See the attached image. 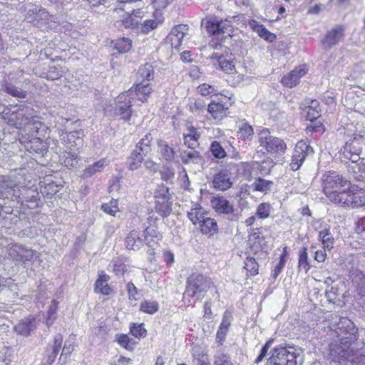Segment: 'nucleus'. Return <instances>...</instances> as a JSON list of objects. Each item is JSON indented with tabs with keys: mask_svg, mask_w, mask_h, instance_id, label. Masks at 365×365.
Listing matches in <instances>:
<instances>
[{
	"mask_svg": "<svg viewBox=\"0 0 365 365\" xmlns=\"http://www.w3.org/2000/svg\"><path fill=\"white\" fill-rule=\"evenodd\" d=\"M248 243L251 250L255 253L267 248L265 238L259 232V228L252 229V232L249 235Z\"/></svg>",
	"mask_w": 365,
	"mask_h": 365,
	"instance_id": "23",
	"label": "nucleus"
},
{
	"mask_svg": "<svg viewBox=\"0 0 365 365\" xmlns=\"http://www.w3.org/2000/svg\"><path fill=\"white\" fill-rule=\"evenodd\" d=\"M212 185L213 187L217 190L225 191L230 189L232 185L230 172L227 170H220L214 175Z\"/></svg>",
	"mask_w": 365,
	"mask_h": 365,
	"instance_id": "22",
	"label": "nucleus"
},
{
	"mask_svg": "<svg viewBox=\"0 0 365 365\" xmlns=\"http://www.w3.org/2000/svg\"><path fill=\"white\" fill-rule=\"evenodd\" d=\"M190 111L197 115H202L207 110V104L202 98L190 101L188 104Z\"/></svg>",
	"mask_w": 365,
	"mask_h": 365,
	"instance_id": "46",
	"label": "nucleus"
},
{
	"mask_svg": "<svg viewBox=\"0 0 365 365\" xmlns=\"http://www.w3.org/2000/svg\"><path fill=\"white\" fill-rule=\"evenodd\" d=\"M362 347L351 344L345 341L337 339L334 340L329 344V357L331 361L344 363L346 361H351Z\"/></svg>",
	"mask_w": 365,
	"mask_h": 365,
	"instance_id": "3",
	"label": "nucleus"
},
{
	"mask_svg": "<svg viewBox=\"0 0 365 365\" xmlns=\"http://www.w3.org/2000/svg\"><path fill=\"white\" fill-rule=\"evenodd\" d=\"M143 245V240L136 230L130 231L125 238V246L129 250H139Z\"/></svg>",
	"mask_w": 365,
	"mask_h": 365,
	"instance_id": "39",
	"label": "nucleus"
},
{
	"mask_svg": "<svg viewBox=\"0 0 365 365\" xmlns=\"http://www.w3.org/2000/svg\"><path fill=\"white\" fill-rule=\"evenodd\" d=\"M40 191L44 197L51 198L62 188L61 183L54 182L51 178H46L40 183Z\"/></svg>",
	"mask_w": 365,
	"mask_h": 365,
	"instance_id": "24",
	"label": "nucleus"
},
{
	"mask_svg": "<svg viewBox=\"0 0 365 365\" xmlns=\"http://www.w3.org/2000/svg\"><path fill=\"white\" fill-rule=\"evenodd\" d=\"M113 271L116 276L122 277L127 271V265L120 258L114 259L112 261Z\"/></svg>",
	"mask_w": 365,
	"mask_h": 365,
	"instance_id": "57",
	"label": "nucleus"
},
{
	"mask_svg": "<svg viewBox=\"0 0 365 365\" xmlns=\"http://www.w3.org/2000/svg\"><path fill=\"white\" fill-rule=\"evenodd\" d=\"M146 155L140 152L139 149H134L128 157V168L130 170H136L140 166Z\"/></svg>",
	"mask_w": 365,
	"mask_h": 365,
	"instance_id": "32",
	"label": "nucleus"
},
{
	"mask_svg": "<svg viewBox=\"0 0 365 365\" xmlns=\"http://www.w3.org/2000/svg\"><path fill=\"white\" fill-rule=\"evenodd\" d=\"M351 185L352 183L351 182V181L348 180H346V184H339L337 186V188H336V190H333V192L336 194V200H329L334 204H337L343 207L344 203L346 202V200H347V197H349V193H350Z\"/></svg>",
	"mask_w": 365,
	"mask_h": 365,
	"instance_id": "27",
	"label": "nucleus"
},
{
	"mask_svg": "<svg viewBox=\"0 0 365 365\" xmlns=\"http://www.w3.org/2000/svg\"><path fill=\"white\" fill-rule=\"evenodd\" d=\"M82 130L62 132L61 139L68 148L72 149L82 144Z\"/></svg>",
	"mask_w": 365,
	"mask_h": 365,
	"instance_id": "26",
	"label": "nucleus"
},
{
	"mask_svg": "<svg viewBox=\"0 0 365 365\" xmlns=\"http://www.w3.org/2000/svg\"><path fill=\"white\" fill-rule=\"evenodd\" d=\"M130 92L122 93L118 96L115 108V113L121 116V118L128 121L132 115L133 98Z\"/></svg>",
	"mask_w": 365,
	"mask_h": 365,
	"instance_id": "15",
	"label": "nucleus"
},
{
	"mask_svg": "<svg viewBox=\"0 0 365 365\" xmlns=\"http://www.w3.org/2000/svg\"><path fill=\"white\" fill-rule=\"evenodd\" d=\"M259 143L268 153L283 154L287 150L284 141L277 137L272 136L268 128H263L259 133Z\"/></svg>",
	"mask_w": 365,
	"mask_h": 365,
	"instance_id": "9",
	"label": "nucleus"
},
{
	"mask_svg": "<svg viewBox=\"0 0 365 365\" xmlns=\"http://www.w3.org/2000/svg\"><path fill=\"white\" fill-rule=\"evenodd\" d=\"M38 326V321L33 316H29L21 319L15 326L14 331L17 334L29 336L34 332Z\"/></svg>",
	"mask_w": 365,
	"mask_h": 365,
	"instance_id": "18",
	"label": "nucleus"
},
{
	"mask_svg": "<svg viewBox=\"0 0 365 365\" xmlns=\"http://www.w3.org/2000/svg\"><path fill=\"white\" fill-rule=\"evenodd\" d=\"M173 200L169 199H158L155 200V210L162 217L169 216L172 212Z\"/></svg>",
	"mask_w": 365,
	"mask_h": 365,
	"instance_id": "34",
	"label": "nucleus"
},
{
	"mask_svg": "<svg viewBox=\"0 0 365 365\" xmlns=\"http://www.w3.org/2000/svg\"><path fill=\"white\" fill-rule=\"evenodd\" d=\"M350 176L356 181L361 182L365 175V163L364 159L359 160L348 161L344 163Z\"/></svg>",
	"mask_w": 365,
	"mask_h": 365,
	"instance_id": "21",
	"label": "nucleus"
},
{
	"mask_svg": "<svg viewBox=\"0 0 365 365\" xmlns=\"http://www.w3.org/2000/svg\"><path fill=\"white\" fill-rule=\"evenodd\" d=\"M154 71L151 65L146 63L139 68L136 82H150L153 78Z\"/></svg>",
	"mask_w": 365,
	"mask_h": 365,
	"instance_id": "42",
	"label": "nucleus"
},
{
	"mask_svg": "<svg viewBox=\"0 0 365 365\" xmlns=\"http://www.w3.org/2000/svg\"><path fill=\"white\" fill-rule=\"evenodd\" d=\"M365 207V190L352 183L350 193L343 207L356 208Z\"/></svg>",
	"mask_w": 365,
	"mask_h": 365,
	"instance_id": "16",
	"label": "nucleus"
},
{
	"mask_svg": "<svg viewBox=\"0 0 365 365\" xmlns=\"http://www.w3.org/2000/svg\"><path fill=\"white\" fill-rule=\"evenodd\" d=\"M343 28L339 26L328 31L321 41L323 47L329 49L336 45L343 37Z\"/></svg>",
	"mask_w": 365,
	"mask_h": 365,
	"instance_id": "25",
	"label": "nucleus"
},
{
	"mask_svg": "<svg viewBox=\"0 0 365 365\" xmlns=\"http://www.w3.org/2000/svg\"><path fill=\"white\" fill-rule=\"evenodd\" d=\"M200 229L208 237H213L219 230L217 222L214 218L207 219L203 224H200Z\"/></svg>",
	"mask_w": 365,
	"mask_h": 365,
	"instance_id": "40",
	"label": "nucleus"
},
{
	"mask_svg": "<svg viewBox=\"0 0 365 365\" xmlns=\"http://www.w3.org/2000/svg\"><path fill=\"white\" fill-rule=\"evenodd\" d=\"M110 277L101 272L98 274V278L96 281L94 290L96 293H101L103 295H109L113 293V289L108 285V282Z\"/></svg>",
	"mask_w": 365,
	"mask_h": 365,
	"instance_id": "29",
	"label": "nucleus"
},
{
	"mask_svg": "<svg viewBox=\"0 0 365 365\" xmlns=\"http://www.w3.org/2000/svg\"><path fill=\"white\" fill-rule=\"evenodd\" d=\"M335 332L339 339L345 341L359 347H364V343L359 339L358 328L347 317H341L335 325Z\"/></svg>",
	"mask_w": 365,
	"mask_h": 365,
	"instance_id": "4",
	"label": "nucleus"
},
{
	"mask_svg": "<svg viewBox=\"0 0 365 365\" xmlns=\"http://www.w3.org/2000/svg\"><path fill=\"white\" fill-rule=\"evenodd\" d=\"M212 285V282L210 278L200 273L191 274L186 280L182 301L188 306L193 305L196 302L202 299Z\"/></svg>",
	"mask_w": 365,
	"mask_h": 365,
	"instance_id": "2",
	"label": "nucleus"
},
{
	"mask_svg": "<svg viewBox=\"0 0 365 365\" xmlns=\"http://www.w3.org/2000/svg\"><path fill=\"white\" fill-rule=\"evenodd\" d=\"M159 305L155 301H143L140 304V311L149 314H153L158 311Z\"/></svg>",
	"mask_w": 365,
	"mask_h": 365,
	"instance_id": "55",
	"label": "nucleus"
},
{
	"mask_svg": "<svg viewBox=\"0 0 365 365\" xmlns=\"http://www.w3.org/2000/svg\"><path fill=\"white\" fill-rule=\"evenodd\" d=\"M56 17L51 15L45 9H40L36 16L29 20L34 26L43 30L50 27V24L55 22Z\"/></svg>",
	"mask_w": 365,
	"mask_h": 365,
	"instance_id": "20",
	"label": "nucleus"
},
{
	"mask_svg": "<svg viewBox=\"0 0 365 365\" xmlns=\"http://www.w3.org/2000/svg\"><path fill=\"white\" fill-rule=\"evenodd\" d=\"M16 78L9 74L5 76L1 82V89L6 94L16 98H26L27 97V91L23 90L19 86Z\"/></svg>",
	"mask_w": 365,
	"mask_h": 365,
	"instance_id": "14",
	"label": "nucleus"
},
{
	"mask_svg": "<svg viewBox=\"0 0 365 365\" xmlns=\"http://www.w3.org/2000/svg\"><path fill=\"white\" fill-rule=\"evenodd\" d=\"M273 182L271 180H267L261 178H258L252 184V187H253V190L255 191L267 192V191L271 190V187L273 185Z\"/></svg>",
	"mask_w": 365,
	"mask_h": 365,
	"instance_id": "48",
	"label": "nucleus"
},
{
	"mask_svg": "<svg viewBox=\"0 0 365 365\" xmlns=\"http://www.w3.org/2000/svg\"><path fill=\"white\" fill-rule=\"evenodd\" d=\"M58 302L57 301L53 300L48 307V309L47 311L48 317L46 321V325L48 327H50L53 324L54 319H56V314L58 309Z\"/></svg>",
	"mask_w": 365,
	"mask_h": 365,
	"instance_id": "60",
	"label": "nucleus"
},
{
	"mask_svg": "<svg viewBox=\"0 0 365 365\" xmlns=\"http://www.w3.org/2000/svg\"><path fill=\"white\" fill-rule=\"evenodd\" d=\"M294 346L281 344L272 350V355L267 360L268 365H298L297 358L299 353Z\"/></svg>",
	"mask_w": 365,
	"mask_h": 365,
	"instance_id": "5",
	"label": "nucleus"
},
{
	"mask_svg": "<svg viewBox=\"0 0 365 365\" xmlns=\"http://www.w3.org/2000/svg\"><path fill=\"white\" fill-rule=\"evenodd\" d=\"M169 190L170 189L164 184L158 185L154 192L155 199L172 198V195L170 193Z\"/></svg>",
	"mask_w": 365,
	"mask_h": 365,
	"instance_id": "59",
	"label": "nucleus"
},
{
	"mask_svg": "<svg viewBox=\"0 0 365 365\" xmlns=\"http://www.w3.org/2000/svg\"><path fill=\"white\" fill-rule=\"evenodd\" d=\"M36 253L24 245L16 244L10 248L9 254L14 260L25 263L31 261Z\"/></svg>",
	"mask_w": 365,
	"mask_h": 365,
	"instance_id": "17",
	"label": "nucleus"
},
{
	"mask_svg": "<svg viewBox=\"0 0 365 365\" xmlns=\"http://www.w3.org/2000/svg\"><path fill=\"white\" fill-rule=\"evenodd\" d=\"M180 158L183 164H188L192 163L195 164L201 163L203 160L200 152L191 149V150H182L180 152Z\"/></svg>",
	"mask_w": 365,
	"mask_h": 365,
	"instance_id": "37",
	"label": "nucleus"
},
{
	"mask_svg": "<svg viewBox=\"0 0 365 365\" xmlns=\"http://www.w3.org/2000/svg\"><path fill=\"white\" fill-rule=\"evenodd\" d=\"M62 342L63 336L61 334L55 335L53 338V344L51 346V351L48 354L46 361V365H51L54 362L60 349H61Z\"/></svg>",
	"mask_w": 365,
	"mask_h": 365,
	"instance_id": "36",
	"label": "nucleus"
},
{
	"mask_svg": "<svg viewBox=\"0 0 365 365\" xmlns=\"http://www.w3.org/2000/svg\"><path fill=\"white\" fill-rule=\"evenodd\" d=\"M306 73L304 68L299 67L290 71L287 75L284 76L281 83L289 88L296 86L299 83V79Z\"/></svg>",
	"mask_w": 365,
	"mask_h": 365,
	"instance_id": "28",
	"label": "nucleus"
},
{
	"mask_svg": "<svg viewBox=\"0 0 365 365\" xmlns=\"http://www.w3.org/2000/svg\"><path fill=\"white\" fill-rule=\"evenodd\" d=\"M14 200L21 202L23 205L26 206L29 209H35L41 207L43 203L36 186H31L30 187H19L17 186Z\"/></svg>",
	"mask_w": 365,
	"mask_h": 365,
	"instance_id": "7",
	"label": "nucleus"
},
{
	"mask_svg": "<svg viewBox=\"0 0 365 365\" xmlns=\"http://www.w3.org/2000/svg\"><path fill=\"white\" fill-rule=\"evenodd\" d=\"M114 48L120 53H125L129 51L132 47V41L128 38H122L113 41Z\"/></svg>",
	"mask_w": 365,
	"mask_h": 365,
	"instance_id": "50",
	"label": "nucleus"
},
{
	"mask_svg": "<svg viewBox=\"0 0 365 365\" xmlns=\"http://www.w3.org/2000/svg\"><path fill=\"white\" fill-rule=\"evenodd\" d=\"M78 155L75 153L68 152L65 153L61 157V160L68 168H74L77 163Z\"/></svg>",
	"mask_w": 365,
	"mask_h": 365,
	"instance_id": "56",
	"label": "nucleus"
},
{
	"mask_svg": "<svg viewBox=\"0 0 365 365\" xmlns=\"http://www.w3.org/2000/svg\"><path fill=\"white\" fill-rule=\"evenodd\" d=\"M0 115L7 125L19 130V136L26 132H38L45 127L36 111L25 106H4Z\"/></svg>",
	"mask_w": 365,
	"mask_h": 365,
	"instance_id": "1",
	"label": "nucleus"
},
{
	"mask_svg": "<svg viewBox=\"0 0 365 365\" xmlns=\"http://www.w3.org/2000/svg\"><path fill=\"white\" fill-rule=\"evenodd\" d=\"M355 299L359 312H362L365 315V290L356 293Z\"/></svg>",
	"mask_w": 365,
	"mask_h": 365,
	"instance_id": "64",
	"label": "nucleus"
},
{
	"mask_svg": "<svg viewBox=\"0 0 365 365\" xmlns=\"http://www.w3.org/2000/svg\"><path fill=\"white\" fill-rule=\"evenodd\" d=\"M157 144L162 159L166 162H173L175 155L174 148L170 147L168 143L163 140H159Z\"/></svg>",
	"mask_w": 365,
	"mask_h": 365,
	"instance_id": "35",
	"label": "nucleus"
},
{
	"mask_svg": "<svg viewBox=\"0 0 365 365\" xmlns=\"http://www.w3.org/2000/svg\"><path fill=\"white\" fill-rule=\"evenodd\" d=\"M26 132L19 135V140L24 148L30 153L36 154L39 156H43L48 151L47 143L40 137H37L35 134L40 132Z\"/></svg>",
	"mask_w": 365,
	"mask_h": 365,
	"instance_id": "8",
	"label": "nucleus"
},
{
	"mask_svg": "<svg viewBox=\"0 0 365 365\" xmlns=\"http://www.w3.org/2000/svg\"><path fill=\"white\" fill-rule=\"evenodd\" d=\"M214 365H233L230 357L224 354L220 353L215 356Z\"/></svg>",
	"mask_w": 365,
	"mask_h": 365,
	"instance_id": "63",
	"label": "nucleus"
},
{
	"mask_svg": "<svg viewBox=\"0 0 365 365\" xmlns=\"http://www.w3.org/2000/svg\"><path fill=\"white\" fill-rule=\"evenodd\" d=\"M211 58L217 61L219 66L225 73L230 74L235 72V66L233 61L231 59H227L224 55L214 53Z\"/></svg>",
	"mask_w": 365,
	"mask_h": 365,
	"instance_id": "33",
	"label": "nucleus"
},
{
	"mask_svg": "<svg viewBox=\"0 0 365 365\" xmlns=\"http://www.w3.org/2000/svg\"><path fill=\"white\" fill-rule=\"evenodd\" d=\"M341 183L346 184V179L335 171H328L323 175V192L329 200H336V194L333 192V190H336Z\"/></svg>",
	"mask_w": 365,
	"mask_h": 365,
	"instance_id": "11",
	"label": "nucleus"
},
{
	"mask_svg": "<svg viewBox=\"0 0 365 365\" xmlns=\"http://www.w3.org/2000/svg\"><path fill=\"white\" fill-rule=\"evenodd\" d=\"M244 267L251 276H255L258 274L259 265L255 259L252 257H247Z\"/></svg>",
	"mask_w": 365,
	"mask_h": 365,
	"instance_id": "54",
	"label": "nucleus"
},
{
	"mask_svg": "<svg viewBox=\"0 0 365 365\" xmlns=\"http://www.w3.org/2000/svg\"><path fill=\"white\" fill-rule=\"evenodd\" d=\"M313 148L307 141H299L294 149L292 162L289 165L291 170L296 171L299 169L307 156L313 154Z\"/></svg>",
	"mask_w": 365,
	"mask_h": 365,
	"instance_id": "13",
	"label": "nucleus"
},
{
	"mask_svg": "<svg viewBox=\"0 0 365 365\" xmlns=\"http://www.w3.org/2000/svg\"><path fill=\"white\" fill-rule=\"evenodd\" d=\"M319 237L324 247L331 250L333 247L334 239L329 229H324L319 232Z\"/></svg>",
	"mask_w": 365,
	"mask_h": 365,
	"instance_id": "52",
	"label": "nucleus"
},
{
	"mask_svg": "<svg viewBox=\"0 0 365 365\" xmlns=\"http://www.w3.org/2000/svg\"><path fill=\"white\" fill-rule=\"evenodd\" d=\"M128 92L130 94L135 92L136 96L142 95V97H139L138 99L142 102H145L147 101V97L152 92V88L150 86L149 82H136Z\"/></svg>",
	"mask_w": 365,
	"mask_h": 365,
	"instance_id": "30",
	"label": "nucleus"
},
{
	"mask_svg": "<svg viewBox=\"0 0 365 365\" xmlns=\"http://www.w3.org/2000/svg\"><path fill=\"white\" fill-rule=\"evenodd\" d=\"M116 340L120 346L128 351L134 349L136 342L134 339L129 338L128 335L124 334H116Z\"/></svg>",
	"mask_w": 365,
	"mask_h": 365,
	"instance_id": "49",
	"label": "nucleus"
},
{
	"mask_svg": "<svg viewBox=\"0 0 365 365\" xmlns=\"http://www.w3.org/2000/svg\"><path fill=\"white\" fill-rule=\"evenodd\" d=\"M106 165V160L101 159L84 169L82 177L89 178L96 173L101 172Z\"/></svg>",
	"mask_w": 365,
	"mask_h": 365,
	"instance_id": "43",
	"label": "nucleus"
},
{
	"mask_svg": "<svg viewBox=\"0 0 365 365\" xmlns=\"http://www.w3.org/2000/svg\"><path fill=\"white\" fill-rule=\"evenodd\" d=\"M255 31L258 35L268 42H273L276 39V36L268 31L263 25H257Z\"/></svg>",
	"mask_w": 365,
	"mask_h": 365,
	"instance_id": "58",
	"label": "nucleus"
},
{
	"mask_svg": "<svg viewBox=\"0 0 365 365\" xmlns=\"http://www.w3.org/2000/svg\"><path fill=\"white\" fill-rule=\"evenodd\" d=\"M210 150L215 158L222 159L226 156V152L217 141H213L211 143Z\"/></svg>",
	"mask_w": 365,
	"mask_h": 365,
	"instance_id": "61",
	"label": "nucleus"
},
{
	"mask_svg": "<svg viewBox=\"0 0 365 365\" xmlns=\"http://www.w3.org/2000/svg\"><path fill=\"white\" fill-rule=\"evenodd\" d=\"M17 185L10 176L0 175V199L14 200Z\"/></svg>",
	"mask_w": 365,
	"mask_h": 365,
	"instance_id": "19",
	"label": "nucleus"
},
{
	"mask_svg": "<svg viewBox=\"0 0 365 365\" xmlns=\"http://www.w3.org/2000/svg\"><path fill=\"white\" fill-rule=\"evenodd\" d=\"M67 68L60 66H52L48 68L45 78L47 80L55 81L60 79L67 72Z\"/></svg>",
	"mask_w": 365,
	"mask_h": 365,
	"instance_id": "45",
	"label": "nucleus"
},
{
	"mask_svg": "<svg viewBox=\"0 0 365 365\" xmlns=\"http://www.w3.org/2000/svg\"><path fill=\"white\" fill-rule=\"evenodd\" d=\"M355 230L360 235L363 245H365V217L357 220L355 223Z\"/></svg>",
	"mask_w": 365,
	"mask_h": 365,
	"instance_id": "62",
	"label": "nucleus"
},
{
	"mask_svg": "<svg viewBox=\"0 0 365 365\" xmlns=\"http://www.w3.org/2000/svg\"><path fill=\"white\" fill-rule=\"evenodd\" d=\"M210 205L217 213L226 216L230 221H238L240 217V212L223 196L212 197L210 200Z\"/></svg>",
	"mask_w": 365,
	"mask_h": 365,
	"instance_id": "10",
	"label": "nucleus"
},
{
	"mask_svg": "<svg viewBox=\"0 0 365 365\" xmlns=\"http://www.w3.org/2000/svg\"><path fill=\"white\" fill-rule=\"evenodd\" d=\"M207 33L212 35H220L227 34L230 36L232 27L231 22L227 19L218 20L216 17L207 19L202 21Z\"/></svg>",
	"mask_w": 365,
	"mask_h": 365,
	"instance_id": "12",
	"label": "nucleus"
},
{
	"mask_svg": "<svg viewBox=\"0 0 365 365\" xmlns=\"http://www.w3.org/2000/svg\"><path fill=\"white\" fill-rule=\"evenodd\" d=\"M352 282L356 287V292L359 293L365 290V274L359 269H353L351 271Z\"/></svg>",
	"mask_w": 365,
	"mask_h": 365,
	"instance_id": "41",
	"label": "nucleus"
},
{
	"mask_svg": "<svg viewBox=\"0 0 365 365\" xmlns=\"http://www.w3.org/2000/svg\"><path fill=\"white\" fill-rule=\"evenodd\" d=\"M364 139L361 135H354L353 138L347 140L339 151V156L341 162L359 160Z\"/></svg>",
	"mask_w": 365,
	"mask_h": 365,
	"instance_id": "6",
	"label": "nucleus"
},
{
	"mask_svg": "<svg viewBox=\"0 0 365 365\" xmlns=\"http://www.w3.org/2000/svg\"><path fill=\"white\" fill-rule=\"evenodd\" d=\"M137 14H140V11L138 10V11H133L132 14H127L126 16L121 20L122 25L126 28H135L138 24V19Z\"/></svg>",
	"mask_w": 365,
	"mask_h": 365,
	"instance_id": "51",
	"label": "nucleus"
},
{
	"mask_svg": "<svg viewBox=\"0 0 365 365\" xmlns=\"http://www.w3.org/2000/svg\"><path fill=\"white\" fill-rule=\"evenodd\" d=\"M153 137L151 133H147L144 138H143L135 145V149L139 150L144 154L147 155L150 151L151 142Z\"/></svg>",
	"mask_w": 365,
	"mask_h": 365,
	"instance_id": "53",
	"label": "nucleus"
},
{
	"mask_svg": "<svg viewBox=\"0 0 365 365\" xmlns=\"http://www.w3.org/2000/svg\"><path fill=\"white\" fill-rule=\"evenodd\" d=\"M227 108H225L224 105L220 102L216 103L211 101L207 108V112L210 113L212 117L215 119H222L226 115V110Z\"/></svg>",
	"mask_w": 365,
	"mask_h": 365,
	"instance_id": "38",
	"label": "nucleus"
},
{
	"mask_svg": "<svg viewBox=\"0 0 365 365\" xmlns=\"http://www.w3.org/2000/svg\"><path fill=\"white\" fill-rule=\"evenodd\" d=\"M298 269L299 272H307L310 269V264L308 258L307 247H303L298 252Z\"/></svg>",
	"mask_w": 365,
	"mask_h": 365,
	"instance_id": "44",
	"label": "nucleus"
},
{
	"mask_svg": "<svg viewBox=\"0 0 365 365\" xmlns=\"http://www.w3.org/2000/svg\"><path fill=\"white\" fill-rule=\"evenodd\" d=\"M319 103L317 100H312L310 106L307 108L306 119L310 122L317 120L320 115V109L319 108Z\"/></svg>",
	"mask_w": 365,
	"mask_h": 365,
	"instance_id": "47",
	"label": "nucleus"
},
{
	"mask_svg": "<svg viewBox=\"0 0 365 365\" xmlns=\"http://www.w3.org/2000/svg\"><path fill=\"white\" fill-rule=\"evenodd\" d=\"M231 318L232 314L230 312L226 311L224 313L222 322L219 327V329L217 331L216 334V340L218 343L222 344V342L225 340V336L227 335L229 327L231 324Z\"/></svg>",
	"mask_w": 365,
	"mask_h": 365,
	"instance_id": "31",
	"label": "nucleus"
}]
</instances>
